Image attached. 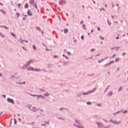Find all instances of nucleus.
<instances>
[{
  "instance_id": "nucleus-53",
  "label": "nucleus",
  "mask_w": 128,
  "mask_h": 128,
  "mask_svg": "<svg viewBox=\"0 0 128 128\" xmlns=\"http://www.w3.org/2000/svg\"><path fill=\"white\" fill-rule=\"evenodd\" d=\"M64 110V108H60V110Z\"/></svg>"
},
{
  "instance_id": "nucleus-59",
  "label": "nucleus",
  "mask_w": 128,
  "mask_h": 128,
  "mask_svg": "<svg viewBox=\"0 0 128 128\" xmlns=\"http://www.w3.org/2000/svg\"><path fill=\"white\" fill-rule=\"evenodd\" d=\"M58 120H64V118H58Z\"/></svg>"
},
{
  "instance_id": "nucleus-47",
  "label": "nucleus",
  "mask_w": 128,
  "mask_h": 128,
  "mask_svg": "<svg viewBox=\"0 0 128 128\" xmlns=\"http://www.w3.org/2000/svg\"><path fill=\"white\" fill-rule=\"evenodd\" d=\"M16 124V118H14V124Z\"/></svg>"
},
{
  "instance_id": "nucleus-22",
  "label": "nucleus",
  "mask_w": 128,
  "mask_h": 128,
  "mask_svg": "<svg viewBox=\"0 0 128 128\" xmlns=\"http://www.w3.org/2000/svg\"><path fill=\"white\" fill-rule=\"evenodd\" d=\"M32 48L34 50H36V46L33 45Z\"/></svg>"
},
{
  "instance_id": "nucleus-34",
  "label": "nucleus",
  "mask_w": 128,
  "mask_h": 128,
  "mask_svg": "<svg viewBox=\"0 0 128 128\" xmlns=\"http://www.w3.org/2000/svg\"><path fill=\"white\" fill-rule=\"evenodd\" d=\"M82 28H83L84 30H86V25L84 24H82Z\"/></svg>"
},
{
  "instance_id": "nucleus-61",
  "label": "nucleus",
  "mask_w": 128,
  "mask_h": 128,
  "mask_svg": "<svg viewBox=\"0 0 128 128\" xmlns=\"http://www.w3.org/2000/svg\"><path fill=\"white\" fill-rule=\"evenodd\" d=\"M84 35H82L81 36V40H84Z\"/></svg>"
},
{
  "instance_id": "nucleus-43",
  "label": "nucleus",
  "mask_w": 128,
  "mask_h": 128,
  "mask_svg": "<svg viewBox=\"0 0 128 128\" xmlns=\"http://www.w3.org/2000/svg\"><path fill=\"white\" fill-rule=\"evenodd\" d=\"M122 112V110H121L120 111H118L116 112V114H120V112Z\"/></svg>"
},
{
  "instance_id": "nucleus-40",
  "label": "nucleus",
  "mask_w": 128,
  "mask_h": 128,
  "mask_svg": "<svg viewBox=\"0 0 128 128\" xmlns=\"http://www.w3.org/2000/svg\"><path fill=\"white\" fill-rule=\"evenodd\" d=\"M44 124H50V122H48L46 121H44Z\"/></svg>"
},
{
  "instance_id": "nucleus-19",
  "label": "nucleus",
  "mask_w": 128,
  "mask_h": 128,
  "mask_svg": "<svg viewBox=\"0 0 128 128\" xmlns=\"http://www.w3.org/2000/svg\"><path fill=\"white\" fill-rule=\"evenodd\" d=\"M34 2V0H31L30 1V4H33Z\"/></svg>"
},
{
  "instance_id": "nucleus-10",
  "label": "nucleus",
  "mask_w": 128,
  "mask_h": 128,
  "mask_svg": "<svg viewBox=\"0 0 128 128\" xmlns=\"http://www.w3.org/2000/svg\"><path fill=\"white\" fill-rule=\"evenodd\" d=\"M50 94H49L48 92H46L45 94H44V96H50Z\"/></svg>"
},
{
  "instance_id": "nucleus-36",
  "label": "nucleus",
  "mask_w": 128,
  "mask_h": 128,
  "mask_svg": "<svg viewBox=\"0 0 128 128\" xmlns=\"http://www.w3.org/2000/svg\"><path fill=\"white\" fill-rule=\"evenodd\" d=\"M122 122L118 121V122H116V124H120Z\"/></svg>"
},
{
  "instance_id": "nucleus-28",
  "label": "nucleus",
  "mask_w": 128,
  "mask_h": 128,
  "mask_svg": "<svg viewBox=\"0 0 128 128\" xmlns=\"http://www.w3.org/2000/svg\"><path fill=\"white\" fill-rule=\"evenodd\" d=\"M118 60H120V58H116L115 59L116 62H118Z\"/></svg>"
},
{
  "instance_id": "nucleus-63",
  "label": "nucleus",
  "mask_w": 128,
  "mask_h": 128,
  "mask_svg": "<svg viewBox=\"0 0 128 128\" xmlns=\"http://www.w3.org/2000/svg\"><path fill=\"white\" fill-rule=\"evenodd\" d=\"M57 10H60V7H58L57 8Z\"/></svg>"
},
{
  "instance_id": "nucleus-42",
  "label": "nucleus",
  "mask_w": 128,
  "mask_h": 128,
  "mask_svg": "<svg viewBox=\"0 0 128 128\" xmlns=\"http://www.w3.org/2000/svg\"><path fill=\"white\" fill-rule=\"evenodd\" d=\"M68 64V62H64V66H66V64Z\"/></svg>"
},
{
  "instance_id": "nucleus-24",
  "label": "nucleus",
  "mask_w": 128,
  "mask_h": 128,
  "mask_svg": "<svg viewBox=\"0 0 128 128\" xmlns=\"http://www.w3.org/2000/svg\"><path fill=\"white\" fill-rule=\"evenodd\" d=\"M68 32V30L66 28L64 29V33L66 34Z\"/></svg>"
},
{
  "instance_id": "nucleus-11",
  "label": "nucleus",
  "mask_w": 128,
  "mask_h": 128,
  "mask_svg": "<svg viewBox=\"0 0 128 128\" xmlns=\"http://www.w3.org/2000/svg\"><path fill=\"white\" fill-rule=\"evenodd\" d=\"M75 122H76V124H82V122H80V120H75Z\"/></svg>"
},
{
  "instance_id": "nucleus-62",
  "label": "nucleus",
  "mask_w": 128,
  "mask_h": 128,
  "mask_svg": "<svg viewBox=\"0 0 128 128\" xmlns=\"http://www.w3.org/2000/svg\"><path fill=\"white\" fill-rule=\"evenodd\" d=\"M4 28H6V30H8V28L6 27V26H4Z\"/></svg>"
},
{
  "instance_id": "nucleus-33",
  "label": "nucleus",
  "mask_w": 128,
  "mask_h": 128,
  "mask_svg": "<svg viewBox=\"0 0 128 128\" xmlns=\"http://www.w3.org/2000/svg\"><path fill=\"white\" fill-rule=\"evenodd\" d=\"M54 58H58V56H56V55H54Z\"/></svg>"
},
{
  "instance_id": "nucleus-64",
  "label": "nucleus",
  "mask_w": 128,
  "mask_h": 128,
  "mask_svg": "<svg viewBox=\"0 0 128 128\" xmlns=\"http://www.w3.org/2000/svg\"><path fill=\"white\" fill-rule=\"evenodd\" d=\"M4 26H4V25H3V26H0V28H4Z\"/></svg>"
},
{
  "instance_id": "nucleus-12",
  "label": "nucleus",
  "mask_w": 128,
  "mask_h": 128,
  "mask_svg": "<svg viewBox=\"0 0 128 128\" xmlns=\"http://www.w3.org/2000/svg\"><path fill=\"white\" fill-rule=\"evenodd\" d=\"M47 68H53V66H52V64H48L47 65Z\"/></svg>"
},
{
  "instance_id": "nucleus-4",
  "label": "nucleus",
  "mask_w": 128,
  "mask_h": 128,
  "mask_svg": "<svg viewBox=\"0 0 128 128\" xmlns=\"http://www.w3.org/2000/svg\"><path fill=\"white\" fill-rule=\"evenodd\" d=\"M114 61L111 60L108 63L106 64H104V68H106V67L108 66H110V64H114Z\"/></svg>"
},
{
  "instance_id": "nucleus-38",
  "label": "nucleus",
  "mask_w": 128,
  "mask_h": 128,
  "mask_svg": "<svg viewBox=\"0 0 128 128\" xmlns=\"http://www.w3.org/2000/svg\"><path fill=\"white\" fill-rule=\"evenodd\" d=\"M32 6H33L34 8L35 6H36V2H35V3H34V4H32Z\"/></svg>"
},
{
  "instance_id": "nucleus-13",
  "label": "nucleus",
  "mask_w": 128,
  "mask_h": 128,
  "mask_svg": "<svg viewBox=\"0 0 128 128\" xmlns=\"http://www.w3.org/2000/svg\"><path fill=\"white\" fill-rule=\"evenodd\" d=\"M36 107L32 108V109H30L32 112H36Z\"/></svg>"
},
{
  "instance_id": "nucleus-56",
  "label": "nucleus",
  "mask_w": 128,
  "mask_h": 128,
  "mask_svg": "<svg viewBox=\"0 0 128 128\" xmlns=\"http://www.w3.org/2000/svg\"><path fill=\"white\" fill-rule=\"evenodd\" d=\"M102 120H104V122H108V121L106 120L104 118L102 119Z\"/></svg>"
},
{
  "instance_id": "nucleus-31",
  "label": "nucleus",
  "mask_w": 128,
  "mask_h": 128,
  "mask_svg": "<svg viewBox=\"0 0 128 128\" xmlns=\"http://www.w3.org/2000/svg\"><path fill=\"white\" fill-rule=\"evenodd\" d=\"M107 22H108V26H110L111 23H110V21H108V19H107Z\"/></svg>"
},
{
  "instance_id": "nucleus-9",
  "label": "nucleus",
  "mask_w": 128,
  "mask_h": 128,
  "mask_svg": "<svg viewBox=\"0 0 128 128\" xmlns=\"http://www.w3.org/2000/svg\"><path fill=\"white\" fill-rule=\"evenodd\" d=\"M27 14L29 16H32V14L30 12V10H28L27 12Z\"/></svg>"
},
{
  "instance_id": "nucleus-27",
  "label": "nucleus",
  "mask_w": 128,
  "mask_h": 128,
  "mask_svg": "<svg viewBox=\"0 0 128 128\" xmlns=\"http://www.w3.org/2000/svg\"><path fill=\"white\" fill-rule=\"evenodd\" d=\"M36 30H39V32H40V30H42L40 29V28L38 26L36 27Z\"/></svg>"
},
{
  "instance_id": "nucleus-16",
  "label": "nucleus",
  "mask_w": 128,
  "mask_h": 128,
  "mask_svg": "<svg viewBox=\"0 0 128 128\" xmlns=\"http://www.w3.org/2000/svg\"><path fill=\"white\" fill-rule=\"evenodd\" d=\"M108 88H110V85H108L106 86V90H104V92H106V90H108Z\"/></svg>"
},
{
  "instance_id": "nucleus-8",
  "label": "nucleus",
  "mask_w": 128,
  "mask_h": 128,
  "mask_svg": "<svg viewBox=\"0 0 128 128\" xmlns=\"http://www.w3.org/2000/svg\"><path fill=\"white\" fill-rule=\"evenodd\" d=\"M114 92L112 91H110L108 94L107 96H112Z\"/></svg>"
},
{
  "instance_id": "nucleus-51",
  "label": "nucleus",
  "mask_w": 128,
  "mask_h": 128,
  "mask_svg": "<svg viewBox=\"0 0 128 128\" xmlns=\"http://www.w3.org/2000/svg\"><path fill=\"white\" fill-rule=\"evenodd\" d=\"M78 128H84V127L82 126H80V125H79Z\"/></svg>"
},
{
  "instance_id": "nucleus-58",
  "label": "nucleus",
  "mask_w": 128,
  "mask_h": 128,
  "mask_svg": "<svg viewBox=\"0 0 128 128\" xmlns=\"http://www.w3.org/2000/svg\"><path fill=\"white\" fill-rule=\"evenodd\" d=\"M68 54H69V56H70V54H72V53H70V52H67Z\"/></svg>"
},
{
  "instance_id": "nucleus-6",
  "label": "nucleus",
  "mask_w": 128,
  "mask_h": 128,
  "mask_svg": "<svg viewBox=\"0 0 128 128\" xmlns=\"http://www.w3.org/2000/svg\"><path fill=\"white\" fill-rule=\"evenodd\" d=\"M7 102H10V104H14V100L10 98H7Z\"/></svg>"
},
{
  "instance_id": "nucleus-29",
  "label": "nucleus",
  "mask_w": 128,
  "mask_h": 128,
  "mask_svg": "<svg viewBox=\"0 0 128 128\" xmlns=\"http://www.w3.org/2000/svg\"><path fill=\"white\" fill-rule=\"evenodd\" d=\"M16 14L17 18H18L20 16V14L18 12H16Z\"/></svg>"
},
{
  "instance_id": "nucleus-44",
  "label": "nucleus",
  "mask_w": 128,
  "mask_h": 128,
  "mask_svg": "<svg viewBox=\"0 0 128 128\" xmlns=\"http://www.w3.org/2000/svg\"><path fill=\"white\" fill-rule=\"evenodd\" d=\"M126 112H128V110H124L122 112V114H126Z\"/></svg>"
},
{
  "instance_id": "nucleus-5",
  "label": "nucleus",
  "mask_w": 128,
  "mask_h": 128,
  "mask_svg": "<svg viewBox=\"0 0 128 128\" xmlns=\"http://www.w3.org/2000/svg\"><path fill=\"white\" fill-rule=\"evenodd\" d=\"M96 124H98V128H102L104 127V124L99 122H96Z\"/></svg>"
},
{
  "instance_id": "nucleus-55",
  "label": "nucleus",
  "mask_w": 128,
  "mask_h": 128,
  "mask_svg": "<svg viewBox=\"0 0 128 128\" xmlns=\"http://www.w3.org/2000/svg\"><path fill=\"white\" fill-rule=\"evenodd\" d=\"M84 24V20H81L80 22V24Z\"/></svg>"
},
{
  "instance_id": "nucleus-7",
  "label": "nucleus",
  "mask_w": 128,
  "mask_h": 128,
  "mask_svg": "<svg viewBox=\"0 0 128 128\" xmlns=\"http://www.w3.org/2000/svg\"><path fill=\"white\" fill-rule=\"evenodd\" d=\"M36 96L39 98H42L43 100L44 99V96L42 95L37 94Z\"/></svg>"
},
{
  "instance_id": "nucleus-17",
  "label": "nucleus",
  "mask_w": 128,
  "mask_h": 128,
  "mask_svg": "<svg viewBox=\"0 0 128 128\" xmlns=\"http://www.w3.org/2000/svg\"><path fill=\"white\" fill-rule=\"evenodd\" d=\"M114 48H116V50H118V48H120V47H114V48H111V50H114Z\"/></svg>"
},
{
  "instance_id": "nucleus-23",
  "label": "nucleus",
  "mask_w": 128,
  "mask_h": 128,
  "mask_svg": "<svg viewBox=\"0 0 128 128\" xmlns=\"http://www.w3.org/2000/svg\"><path fill=\"white\" fill-rule=\"evenodd\" d=\"M10 34L12 35V36H13L14 38H16V34L12 33V32H11L10 33Z\"/></svg>"
},
{
  "instance_id": "nucleus-35",
  "label": "nucleus",
  "mask_w": 128,
  "mask_h": 128,
  "mask_svg": "<svg viewBox=\"0 0 128 128\" xmlns=\"http://www.w3.org/2000/svg\"><path fill=\"white\" fill-rule=\"evenodd\" d=\"M110 128V125H108V126H104V128Z\"/></svg>"
},
{
  "instance_id": "nucleus-21",
  "label": "nucleus",
  "mask_w": 128,
  "mask_h": 128,
  "mask_svg": "<svg viewBox=\"0 0 128 128\" xmlns=\"http://www.w3.org/2000/svg\"><path fill=\"white\" fill-rule=\"evenodd\" d=\"M82 96V92H80L79 93L78 95H77V96L80 97V96Z\"/></svg>"
},
{
  "instance_id": "nucleus-30",
  "label": "nucleus",
  "mask_w": 128,
  "mask_h": 128,
  "mask_svg": "<svg viewBox=\"0 0 128 128\" xmlns=\"http://www.w3.org/2000/svg\"><path fill=\"white\" fill-rule=\"evenodd\" d=\"M29 94L30 96H36V95H37V94Z\"/></svg>"
},
{
  "instance_id": "nucleus-45",
  "label": "nucleus",
  "mask_w": 128,
  "mask_h": 128,
  "mask_svg": "<svg viewBox=\"0 0 128 128\" xmlns=\"http://www.w3.org/2000/svg\"><path fill=\"white\" fill-rule=\"evenodd\" d=\"M16 84H22V82H16Z\"/></svg>"
},
{
  "instance_id": "nucleus-1",
  "label": "nucleus",
  "mask_w": 128,
  "mask_h": 128,
  "mask_svg": "<svg viewBox=\"0 0 128 128\" xmlns=\"http://www.w3.org/2000/svg\"><path fill=\"white\" fill-rule=\"evenodd\" d=\"M34 60H29L26 62V64L24 66L22 67V70H26V68L28 66H30V64H34Z\"/></svg>"
},
{
  "instance_id": "nucleus-15",
  "label": "nucleus",
  "mask_w": 128,
  "mask_h": 128,
  "mask_svg": "<svg viewBox=\"0 0 128 128\" xmlns=\"http://www.w3.org/2000/svg\"><path fill=\"white\" fill-rule=\"evenodd\" d=\"M10 80H14L16 78V76H14V75H12V76L10 78Z\"/></svg>"
},
{
  "instance_id": "nucleus-49",
  "label": "nucleus",
  "mask_w": 128,
  "mask_h": 128,
  "mask_svg": "<svg viewBox=\"0 0 128 128\" xmlns=\"http://www.w3.org/2000/svg\"><path fill=\"white\" fill-rule=\"evenodd\" d=\"M116 58V54H114L112 57L111 58Z\"/></svg>"
},
{
  "instance_id": "nucleus-39",
  "label": "nucleus",
  "mask_w": 128,
  "mask_h": 128,
  "mask_svg": "<svg viewBox=\"0 0 128 128\" xmlns=\"http://www.w3.org/2000/svg\"><path fill=\"white\" fill-rule=\"evenodd\" d=\"M86 104H88V105L92 104V102H86Z\"/></svg>"
},
{
  "instance_id": "nucleus-3",
  "label": "nucleus",
  "mask_w": 128,
  "mask_h": 128,
  "mask_svg": "<svg viewBox=\"0 0 128 128\" xmlns=\"http://www.w3.org/2000/svg\"><path fill=\"white\" fill-rule=\"evenodd\" d=\"M27 70H32V72H42V70L40 68H34L32 66L28 68Z\"/></svg>"
},
{
  "instance_id": "nucleus-41",
  "label": "nucleus",
  "mask_w": 128,
  "mask_h": 128,
  "mask_svg": "<svg viewBox=\"0 0 128 128\" xmlns=\"http://www.w3.org/2000/svg\"><path fill=\"white\" fill-rule=\"evenodd\" d=\"M94 50H96V49H95V48H92V49H91V50H90V52H94Z\"/></svg>"
},
{
  "instance_id": "nucleus-25",
  "label": "nucleus",
  "mask_w": 128,
  "mask_h": 128,
  "mask_svg": "<svg viewBox=\"0 0 128 128\" xmlns=\"http://www.w3.org/2000/svg\"><path fill=\"white\" fill-rule=\"evenodd\" d=\"M18 42H20V44H22V42H24V40L20 39V40H18Z\"/></svg>"
},
{
  "instance_id": "nucleus-18",
  "label": "nucleus",
  "mask_w": 128,
  "mask_h": 128,
  "mask_svg": "<svg viewBox=\"0 0 128 128\" xmlns=\"http://www.w3.org/2000/svg\"><path fill=\"white\" fill-rule=\"evenodd\" d=\"M24 8H28V4H25Z\"/></svg>"
},
{
  "instance_id": "nucleus-26",
  "label": "nucleus",
  "mask_w": 128,
  "mask_h": 128,
  "mask_svg": "<svg viewBox=\"0 0 128 128\" xmlns=\"http://www.w3.org/2000/svg\"><path fill=\"white\" fill-rule=\"evenodd\" d=\"M40 92H46V90H44V89L40 88Z\"/></svg>"
},
{
  "instance_id": "nucleus-54",
  "label": "nucleus",
  "mask_w": 128,
  "mask_h": 128,
  "mask_svg": "<svg viewBox=\"0 0 128 128\" xmlns=\"http://www.w3.org/2000/svg\"><path fill=\"white\" fill-rule=\"evenodd\" d=\"M74 126H76V128H78V126L77 125V124H74Z\"/></svg>"
},
{
  "instance_id": "nucleus-14",
  "label": "nucleus",
  "mask_w": 128,
  "mask_h": 128,
  "mask_svg": "<svg viewBox=\"0 0 128 128\" xmlns=\"http://www.w3.org/2000/svg\"><path fill=\"white\" fill-rule=\"evenodd\" d=\"M0 12H1L2 14H6V11H4V10H0Z\"/></svg>"
},
{
  "instance_id": "nucleus-2",
  "label": "nucleus",
  "mask_w": 128,
  "mask_h": 128,
  "mask_svg": "<svg viewBox=\"0 0 128 128\" xmlns=\"http://www.w3.org/2000/svg\"><path fill=\"white\" fill-rule=\"evenodd\" d=\"M96 90V88H94L92 90H89L86 92H82V96H88V94H92V92H94Z\"/></svg>"
},
{
  "instance_id": "nucleus-20",
  "label": "nucleus",
  "mask_w": 128,
  "mask_h": 128,
  "mask_svg": "<svg viewBox=\"0 0 128 128\" xmlns=\"http://www.w3.org/2000/svg\"><path fill=\"white\" fill-rule=\"evenodd\" d=\"M124 88L122 86H120L118 90V92H120V90H122Z\"/></svg>"
},
{
  "instance_id": "nucleus-37",
  "label": "nucleus",
  "mask_w": 128,
  "mask_h": 128,
  "mask_svg": "<svg viewBox=\"0 0 128 128\" xmlns=\"http://www.w3.org/2000/svg\"><path fill=\"white\" fill-rule=\"evenodd\" d=\"M17 6H18V8H20L22 6V4H17Z\"/></svg>"
},
{
  "instance_id": "nucleus-57",
  "label": "nucleus",
  "mask_w": 128,
  "mask_h": 128,
  "mask_svg": "<svg viewBox=\"0 0 128 128\" xmlns=\"http://www.w3.org/2000/svg\"><path fill=\"white\" fill-rule=\"evenodd\" d=\"M12 118H11V119H10V126H12Z\"/></svg>"
},
{
  "instance_id": "nucleus-60",
  "label": "nucleus",
  "mask_w": 128,
  "mask_h": 128,
  "mask_svg": "<svg viewBox=\"0 0 128 128\" xmlns=\"http://www.w3.org/2000/svg\"><path fill=\"white\" fill-rule=\"evenodd\" d=\"M100 10H105L104 8H100Z\"/></svg>"
},
{
  "instance_id": "nucleus-46",
  "label": "nucleus",
  "mask_w": 128,
  "mask_h": 128,
  "mask_svg": "<svg viewBox=\"0 0 128 128\" xmlns=\"http://www.w3.org/2000/svg\"><path fill=\"white\" fill-rule=\"evenodd\" d=\"M100 40H104V37L102 36H100Z\"/></svg>"
},
{
  "instance_id": "nucleus-50",
  "label": "nucleus",
  "mask_w": 128,
  "mask_h": 128,
  "mask_svg": "<svg viewBox=\"0 0 128 128\" xmlns=\"http://www.w3.org/2000/svg\"><path fill=\"white\" fill-rule=\"evenodd\" d=\"M42 70V72H48V70Z\"/></svg>"
},
{
  "instance_id": "nucleus-32",
  "label": "nucleus",
  "mask_w": 128,
  "mask_h": 128,
  "mask_svg": "<svg viewBox=\"0 0 128 128\" xmlns=\"http://www.w3.org/2000/svg\"><path fill=\"white\" fill-rule=\"evenodd\" d=\"M104 59H102L100 60H98V64H100V62H104Z\"/></svg>"
},
{
  "instance_id": "nucleus-48",
  "label": "nucleus",
  "mask_w": 128,
  "mask_h": 128,
  "mask_svg": "<svg viewBox=\"0 0 128 128\" xmlns=\"http://www.w3.org/2000/svg\"><path fill=\"white\" fill-rule=\"evenodd\" d=\"M94 76V74H89L88 75V76Z\"/></svg>"
},
{
  "instance_id": "nucleus-52",
  "label": "nucleus",
  "mask_w": 128,
  "mask_h": 128,
  "mask_svg": "<svg viewBox=\"0 0 128 128\" xmlns=\"http://www.w3.org/2000/svg\"><path fill=\"white\" fill-rule=\"evenodd\" d=\"M61 2H63L64 4H66V2L65 0H61Z\"/></svg>"
}]
</instances>
